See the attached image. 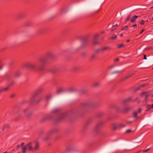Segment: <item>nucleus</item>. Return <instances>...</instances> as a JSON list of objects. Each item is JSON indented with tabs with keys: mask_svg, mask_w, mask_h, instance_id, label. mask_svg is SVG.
Instances as JSON below:
<instances>
[{
	"mask_svg": "<svg viewBox=\"0 0 153 153\" xmlns=\"http://www.w3.org/2000/svg\"><path fill=\"white\" fill-rule=\"evenodd\" d=\"M32 114V113L31 112H30L27 115V117L28 118Z\"/></svg>",
	"mask_w": 153,
	"mask_h": 153,
	"instance_id": "52",
	"label": "nucleus"
},
{
	"mask_svg": "<svg viewBox=\"0 0 153 153\" xmlns=\"http://www.w3.org/2000/svg\"><path fill=\"white\" fill-rule=\"evenodd\" d=\"M52 116L51 115H47L44 116L41 120V122H43L45 121L48 120H51L53 119Z\"/></svg>",
	"mask_w": 153,
	"mask_h": 153,
	"instance_id": "9",
	"label": "nucleus"
},
{
	"mask_svg": "<svg viewBox=\"0 0 153 153\" xmlns=\"http://www.w3.org/2000/svg\"><path fill=\"white\" fill-rule=\"evenodd\" d=\"M43 91L41 88H39L32 96L30 100V102L32 104H38L42 99V97L38 98V95Z\"/></svg>",
	"mask_w": 153,
	"mask_h": 153,
	"instance_id": "2",
	"label": "nucleus"
},
{
	"mask_svg": "<svg viewBox=\"0 0 153 153\" xmlns=\"http://www.w3.org/2000/svg\"><path fill=\"white\" fill-rule=\"evenodd\" d=\"M117 24H116L114 25H113L112 28L111 29V31H113L114 30H115L116 28V27H117Z\"/></svg>",
	"mask_w": 153,
	"mask_h": 153,
	"instance_id": "31",
	"label": "nucleus"
},
{
	"mask_svg": "<svg viewBox=\"0 0 153 153\" xmlns=\"http://www.w3.org/2000/svg\"><path fill=\"white\" fill-rule=\"evenodd\" d=\"M146 86V84H142L141 85H140L139 86V88H138L137 90H138L141 87H144Z\"/></svg>",
	"mask_w": 153,
	"mask_h": 153,
	"instance_id": "46",
	"label": "nucleus"
},
{
	"mask_svg": "<svg viewBox=\"0 0 153 153\" xmlns=\"http://www.w3.org/2000/svg\"><path fill=\"white\" fill-rule=\"evenodd\" d=\"M119 59L116 58L114 60V62H117L118 61H119Z\"/></svg>",
	"mask_w": 153,
	"mask_h": 153,
	"instance_id": "54",
	"label": "nucleus"
},
{
	"mask_svg": "<svg viewBox=\"0 0 153 153\" xmlns=\"http://www.w3.org/2000/svg\"><path fill=\"white\" fill-rule=\"evenodd\" d=\"M63 91V89L62 88H60L58 89L57 91V93L58 94H60L62 93Z\"/></svg>",
	"mask_w": 153,
	"mask_h": 153,
	"instance_id": "32",
	"label": "nucleus"
},
{
	"mask_svg": "<svg viewBox=\"0 0 153 153\" xmlns=\"http://www.w3.org/2000/svg\"><path fill=\"white\" fill-rule=\"evenodd\" d=\"M143 55L144 56L143 59H147L146 58V56L144 54H143Z\"/></svg>",
	"mask_w": 153,
	"mask_h": 153,
	"instance_id": "62",
	"label": "nucleus"
},
{
	"mask_svg": "<svg viewBox=\"0 0 153 153\" xmlns=\"http://www.w3.org/2000/svg\"><path fill=\"white\" fill-rule=\"evenodd\" d=\"M88 40L86 38H84L82 41V44L80 46L81 48L85 47L87 44Z\"/></svg>",
	"mask_w": 153,
	"mask_h": 153,
	"instance_id": "10",
	"label": "nucleus"
},
{
	"mask_svg": "<svg viewBox=\"0 0 153 153\" xmlns=\"http://www.w3.org/2000/svg\"><path fill=\"white\" fill-rule=\"evenodd\" d=\"M144 94H145V100H147V98L149 96V94H146V92H144L141 93L140 94V96H142V95H144Z\"/></svg>",
	"mask_w": 153,
	"mask_h": 153,
	"instance_id": "19",
	"label": "nucleus"
},
{
	"mask_svg": "<svg viewBox=\"0 0 153 153\" xmlns=\"http://www.w3.org/2000/svg\"><path fill=\"white\" fill-rule=\"evenodd\" d=\"M132 121H127V123H131L132 122Z\"/></svg>",
	"mask_w": 153,
	"mask_h": 153,
	"instance_id": "64",
	"label": "nucleus"
},
{
	"mask_svg": "<svg viewBox=\"0 0 153 153\" xmlns=\"http://www.w3.org/2000/svg\"><path fill=\"white\" fill-rule=\"evenodd\" d=\"M137 112L135 111L133 113V116L134 117H137Z\"/></svg>",
	"mask_w": 153,
	"mask_h": 153,
	"instance_id": "38",
	"label": "nucleus"
},
{
	"mask_svg": "<svg viewBox=\"0 0 153 153\" xmlns=\"http://www.w3.org/2000/svg\"><path fill=\"white\" fill-rule=\"evenodd\" d=\"M22 67L33 71H39L38 65L32 62H27L23 64L22 65Z\"/></svg>",
	"mask_w": 153,
	"mask_h": 153,
	"instance_id": "3",
	"label": "nucleus"
},
{
	"mask_svg": "<svg viewBox=\"0 0 153 153\" xmlns=\"http://www.w3.org/2000/svg\"><path fill=\"white\" fill-rule=\"evenodd\" d=\"M132 131L131 130L128 129V130H127L125 132L126 133H131V132Z\"/></svg>",
	"mask_w": 153,
	"mask_h": 153,
	"instance_id": "48",
	"label": "nucleus"
},
{
	"mask_svg": "<svg viewBox=\"0 0 153 153\" xmlns=\"http://www.w3.org/2000/svg\"><path fill=\"white\" fill-rule=\"evenodd\" d=\"M26 149H28L29 151H33V149L32 147L31 143H29L25 146Z\"/></svg>",
	"mask_w": 153,
	"mask_h": 153,
	"instance_id": "14",
	"label": "nucleus"
},
{
	"mask_svg": "<svg viewBox=\"0 0 153 153\" xmlns=\"http://www.w3.org/2000/svg\"><path fill=\"white\" fill-rule=\"evenodd\" d=\"M119 127H124L126 126V125L124 124H119Z\"/></svg>",
	"mask_w": 153,
	"mask_h": 153,
	"instance_id": "50",
	"label": "nucleus"
},
{
	"mask_svg": "<svg viewBox=\"0 0 153 153\" xmlns=\"http://www.w3.org/2000/svg\"><path fill=\"white\" fill-rule=\"evenodd\" d=\"M115 67V66L114 65H112V66H111L109 68V69H111V68H113L114 67Z\"/></svg>",
	"mask_w": 153,
	"mask_h": 153,
	"instance_id": "61",
	"label": "nucleus"
},
{
	"mask_svg": "<svg viewBox=\"0 0 153 153\" xmlns=\"http://www.w3.org/2000/svg\"><path fill=\"white\" fill-rule=\"evenodd\" d=\"M14 82L13 81L11 82L8 85V86H9V87L10 88L12 85L14 84Z\"/></svg>",
	"mask_w": 153,
	"mask_h": 153,
	"instance_id": "45",
	"label": "nucleus"
},
{
	"mask_svg": "<svg viewBox=\"0 0 153 153\" xmlns=\"http://www.w3.org/2000/svg\"><path fill=\"white\" fill-rule=\"evenodd\" d=\"M21 117V115H19L18 116L16 117V118L15 119V120L16 121L18 120Z\"/></svg>",
	"mask_w": 153,
	"mask_h": 153,
	"instance_id": "39",
	"label": "nucleus"
},
{
	"mask_svg": "<svg viewBox=\"0 0 153 153\" xmlns=\"http://www.w3.org/2000/svg\"><path fill=\"white\" fill-rule=\"evenodd\" d=\"M128 28V26H126L123 27L122 29V30H126Z\"/></svg>",
	"mask_w": 153,
	"mask_h": 153,
	"instance_id": "36",
	"label": "nucleus"
},
{
	"mask_svg": "<svg viewBox=\"0 0 153 153\" xmlns=\"http://www.w3.org/2000/svg\"><path fill=\"white\" fill-rule=\"evenodd\" d=\"M98 105L97 102H92L90 100H86L81 103V107L82 108H84L88 107H94Z\"/></svg>",
	"mask_w": 153,
	"mask_h": 153,
	"instance_id": "5",
	"label": "nucleus"
},
{
	"mask_svg": "<svg viewBox=\"0 0 153 153\" xmlns=\"http://www.w3.org/2000/svg\"><path fill=\"white\" fill-rule=\"evenodd\" d=\"M132 75L131 74H130L126 76L125 77H124L123 79V80H125L126 79H127L130 77L132 76Z\"/></svg>",
	"mask_w": 153,
	"mask_h": 153,
	"instance_id": "37",
	"label": "nucleus"
},
{
	"mask_svg": "<svg viewBox=\"0 0 153 153\" xmlns=\"http://www.w3.org/2000/svg\"><path fill=\"white\" fill-rule=\"evenodd\" d=\"M29 109L28 108H26L22 111V112L24 113H25L27 112H29Z\"/></svg>",
	"mask_w": 153,
	"mask_h": 153,
	"instance_id": "41",
	"label": "nucleus"
},
{
	"mask_svg": "<svg viewBox=\"0 0 153 153\" xmlns=\"http://www.w3.org/2000/svg\"><path fill=\"white\" fill-rule=\"evenodd\" d=\"M11 75L9 73H6L4 76V78L5 79L9 80L10 79Z\"/></svg>",
	"mask_w": 153,
	"mask_h": 153,
	"instance_id": "22",
	"label": "nucleus"
},
{
	"mask_svg": "<svg viewBox=\"0 0 153 153\" xmlns=\"http://www.w3.org/2000/svg\"><path fill=\"white\" fill-rule=\"evenodd\" d=\"M81 55L83 56H85L86 55L87 53L86 52H83L81 53Z\"/></svg>",
	"mask_w": 153,
	"mask_h": 153,
	"instance_id": "47",
	"label": "nucleus"
},
{
	"mask_svg": "<svg viewBox=\"0 0 153 153\" xmlns=\"http://www.w3.org/2000/svg\"><path fill=\"white\" fill-rule=\"evenodd\" d=\"M145 31V29H143L140 32V34H142L144 31Z\"/></svg>",
	"mask_w": 153,
	"mask_h": 153,
	"instance_id": "56",
	"label": "nucleus"
},
{
	"mask_svg": "<svg viewBox=\"0 0 153 153\" xmlns=\"http://www.w3.org/2000/svg\"><path fill=\"white\" fill-rule=\"evenodd\" d=\"M51 97V95L49 94L47 95L46 97V99L47 100H48Z\"/></svg>",
	"mask_w": 153,
	"mask_h": 153,
	"instance_id": "33",
	"label": "nucleus"
},
{
	"mask_svg": "<svg viewBox=\"0 0 153 153\" xmlns=\"http://www.w3.org/2000/svg\"><path fill=\"white\" fill-rule=\"evenodd\" d=\"M149 22L148 20H147L146 21H144V20H143L140 23V24L141 25H143L145 22Z\"/></svg>",
	"mask_w": 153,
	"mask_h": 153,
	"instance_id": "49",
	"label": "nucleus"
},
{
	"mask_svg": "<svg viewBox=\"0 0 153 153\" xmlns=\"http://www.w3.org/2000/svg\"><path fill=\"white\" fill-rule=\"evenodd\" d=\"M124 71V70H123L121 71H113V72H112V73H111V74H116V73H122Z\"/></svg>",
	"mask_w": 153,
	"mask_h": 153,
	"instance_id": "27",
	"label": "nucleus"
},
{
	"mask_svg": "<svg viewBox=\"0 0 153 153\" xmlns=\"http://www.w3.org/2000/svg\"><path fill=\"white\" fill-rule=\"evenodd\" d=\"M117 38V36L116 35H114L112 36L110 38V39L112 40H114L116 39Z\"/></svg>",
	"mask_w": 153,
	"mask_h": 153,
	"instance_id": "42",
	"label": "nucleus"
},
{
	"mask_svg": "<svg viewBox=\"0 0 153 153\" xmlns=\"http://www.w3.org/2000/svg\"><path fill=\"white\" fill-rule=\"evenodd\" d=\"M82 68V67L80 65L76 66L73 67L72 70L74 72H78L80 71Z\"/></svg>",
	"mask_w": 153,
	"mask_h": 153,
	"instance_id": "11",
	"label": "nucleus"
},
{
	"mask_svg": "<svg viewBox=\"0 0 153 153\" xmlns=\"http://www.w3.org/2000/svg\"><path fill=\"white\" fill-rule=\"evenodd\" d=\"M146 111H149L152 108H151V106L150 105L148 104L147 105L146 107Z\"/></svg>",
	"mask_w": 153,
	"mask_h": 153,
	"instance_id": "29",
	"label": "nucleus"
},
{
	"mask_svg": "<svg viewBox=\"0 0 153 153\" xmlns=\"http://www.w3.org/2000/svg\"><path fill=\"white\" fill-rule=\"evenodd\" d=\"M45 32V30L44 29H41L38 31L39 34H42Z\"/></svg>",
	"mask_w": 153,
	"mask_h": 153,
	"instance_id": "35",
	"label": "nucleus"
},
{
	"mask_svg": "<svg viewBox=\"0 0 153 153\" xmlns=\"http://www.w3.org/2000/svg\"><path fill=\"white\" fill-rule=\"evenodd\" d=\"M59 111L60 109L58 108L55 109L52 111V113L53 115L55 114H58V117L54 118V120L56 123L58 122L67 118H69L74 115L75 113V111L74 110H71L62 114H59Z\"/></svg>",
	"mask_w": 153,
	"mask_h": 153,
	"instance_id": "1",
	"label": "nucleus"
},
{
	"mask_svg": "<svg viewBox=\"0 0 153 153\" xmlns=\"http://www.w3.org/2000/svg\"><path fill=\"white\" fill-rule=\"evenodd\" d=\"M143 18V17H141V16L140 15H139V14H137V15H134V16H133L131 19H136L137 18H138V19H142Z\"/></svg>",
	"mask_w": 153,
	"mask_h": 153,
	"instance_id": "21",
	"label": "nucleus"
},
{
	"mask_svg": "<svg viewBox=\"0 0 153 153\" xmlns=\"http://www.w3.org/2000/svg\"><path fill=\"white\" fill-rule=\"evenodd\" d=\"M20 146L19 145H17L16 147L17 149H19L20 148Z\"/></svg>",
	"mask_w": 153,
	"mask_h": 153,
	"instance_id": "63",
	"label": "nucleus"
},
{
	"mask_svg": "<svg viewBox=\"0 0 153 153\" xmlns=\"http://www.w3.org/2000/svg\"><path fill=\"white\" fill-rule=\"evenodd\" d=\"M39 147V143L38 141H36L35 143V146L33 148V151L37 150Z\"/></svg>",
	"mask_w": 153,
	"mask_h": 153,
	"instance_id": "18",
	"label": "nucleus"
},
{
	"mask_svg": "<svg viewBox=\"0 0 153 153\" xmlns=\"http://www.w3.org/2000/svg\"><path fill=\"white\" fill-rule=\"evenodd\" d=\"M10 88L9 86H7L6 88L2 89L3 91H7Z\"/></svg>",
	"mask_w": 153,
	"mask_h": 153,
	"instance_id": "34",
	"label": "nucleus"
},
{
	"mask_svg": "<svg viewBox=\"0 0 153 153\" xmlns=\"http://www.w3.org/2000/svg\"><path fill=\"white\" fill-rule=\"evenodd\" d=\"M58 129L57 128H54L50 131L48 133L49 135H51L58 131Z\"/></svg>",
	"mask_w": 153,
	"mask_h": 153,
	"instance_id": "15",
	"label": "nucleus"
},
{
	"mask_svg": "<svg viewBox=\"0 0 153 153\" xmlns=\"http://www.w3.org/2000/svg\"><path fill=\"white\" fill-rule=\"evenodd\" d=\"M119 127V124L117 123H114L112 125V129L114 131L116 130Z\"/></svg>",
	"mask_w": 153,
	"mask_h": 153,
	"instance_id": "16",
	"label": "nucleus"
},
{
	"mask_svg": "<svg viewBox=\"0 0 153 153\" xmlns=\"http://www.w3.org/2000/svg\"><path fill=\"white\" fill-rule=\"evenodd\" d=\"M102 52V48H97L95 50V53H96V54H97L98 53Z\"/></svg>",
	"mask_w": 153,
	"mask_h": 153,
	"instance_id": "25",
	"label": "nucleus"
},
{
	"mask_svg": "<svg viewBox=\"0 0 153 153\" xmlns=\"http://www.w3.org/2000/svg\"><path fill=\"white\" fill-rule=\"evenodd\" d=\"M99 37V35L98 34H96L94 35L93 38V40L92 42L93 45H97L100 43L101 42L98 39Z\"/></svg>",
	"mask_w": 153,
	"mask_h": 153,
	"instance_id": "6",
	"label": "nucleus"
},
{
	"mask_svg": "<svg viewBox=\"0 0 153 153\" xmlns=\"http://www.w3.org/2000/svg\"><path fill=\"white\" fill-rule=\"evenodd\" d=\"M103 115V113H102L100 112V113H99L98 114V116L99 117H100L102 116V115Z\"/></svg>",
	"mask_w": 153,
	"mask_h": 153,
	"instance_id": "51",
	"label": "nucleus"
},
{
	"mask_svg": "<svg viewBox=\"0 0 153 153\" xmlns=\"http://www.w3.org/2000/svg\"><path fill=\"white\" fill-rule=\"evenodd\" d=\"M124 46V44H118L117 45V47L118 48H120Z\"/></svg>",
	"mask_w": 153,
	"mask_h": 153,
	"instance_id": "30",
	"label": "nucleus"
},
{
	"mask_svg": "<svg viewBox=\"0 0 153 153\" xmlns=\"http://www.w3.org/2000/svg\"><path fill=\"white\" fill-rule=\"evenodd\" d=\"M97 58L96 53H94L92 54L91 56L90 60L91 61H93L95 60Z\"/></svg>",
	"mask_w": 153,
	"mask_h": 153,
	"instance_id": "17",
	"label": "nucleus"
},
{
	"mask_svg": "<svg viewBox=\"0 0 153 153\" xmlns=\"http://www.w3.org/2000/svg\"><path fill=\"white\" fill-rule=\"evenodd\" d=\"M104 39V38L103 37H102L100 39H99V41H100L103 40Z\"/></svg>",
	"mask_w": 153,
	"mask_h": 153,
	"instance_id": "57",
	"label": "nucleus"
},
{
	"mask_svg": "<svg viewBox=\"0 0 153 153\" xmlns=\"http://www.w3.org/2000/svg\"><path fill=\"white\" fill-rule=\"evenodd\" d=\"M132 101L133 102H135L136 101H137L138 102V103H139V99L138 97H137L135 99L133 100H132Z\"/></svg>",
	"mask_w": 153,
	"mask_h": 153,
	"instance_id": "44",
	"label": "nucleus"
},
{
	"mask_svg": "<svg viewBox=\"0 0 153 153\" xmlns=\"http://www.w3.org/2000/svg\"><path fill=\"white\" fill-rule=\"evenodd\" d=\"M15 94H13L10 96V97L11 98H13L14 97H15Z\"/></svg>",
	"mask_w": 153,
	"mask_h": 153,
	"instance_id": "58",
	"label": "nucleus"
},
{
	"mask_svg": "<svg viewBox=\"0 0 153 153\" xmlns=\"http://www.w3.org/2000/svg\"><path fill=\"white\" fill-rule=\"evenodd\" d=\"M39 62L40 64L38 66L39 71H42L43 70L44 67L48 64V59L44 55L39 59Z\"/></svg>",
	"mask_w": 153,
	"mask_h": 153,
	"instance_id": "4",
	"label": "nucleus"
},
{
	"mask_svg": "<svg viewBox=\"0 0 153 153\" xmlns=\"http://www.w3.org/2000/svg\"><path fill=\"white\" fill-rule=\"evenodd\" d=\"M9 127V126L8 125H4L2 128V131H4L5 129L8 128Z\"/></svg>",
	"mask_w": 153,
	"mask_h": 153,
	"instance_id": "28",
	"label": "nucleus"
},
{
	"mask_svg": "<svg viewBox=\"0 0 153 153\" xmlns=\"http://www.w3.org/2000/svg\"><path fill=\"white\" fill-rule=\"evenodd\" d=\"M141 111H142L141 108H140L138 109V111L137 112V113H140L141 112Z\"/></svg>",
	"mask_w": 153,
	"mask_h": 153,
	"instance_id": "53",
	"label": "nucleus"
},
{
	"mask_svg": "<svg viewBox=\"0 0 153 153\" xmlns=\"http://www.w3.org/2000/svg\"><path fill=\"white\" fill-rule=\"evenodd\" d=\"M133 12H131L126 19H131L132 17L133 16Z\"/></svg>",
	"mask_w": 153,
	"mask_h": 153,
	"instance_id": "26",
	"label": "nucleus"
},
{
	"mask_svg": "<svg viewBox=\"0 0 153 153\" xmlns=\"http://www.w3.org/2000/svg\"><path fill=\"white\" fill-rule=\"evenodd\" d=\"M103 123L102 122H101L97 124L94 128V130L96 132H97L98 131L101 126L103 124Z\"/></svg>",
	"mask_w": 153,
	"mask_h": 153,
	"instance_id": "12",
	"label": "nucleus"
},
{
	"mask_svg": "<svg viewBox=\"0 0 153 153\" xmlns=\"http://www.w3.org/2000/svg\"><path fill=\"white\" fill-rule=\"evenodd\" d=\"M131 108L129 107H126L123 109L121 108H117V112L122 113H126L131 110Z\"/></svg>",
	"mask_w": 153,
	"mask_h": 153,
	"instance_id": "8",
	"label": "nucleus"
},
{
	"mask_svg": "<svg viewBox=\"0 0 153 153\" xmlns=\"http://www.w3.org/2000/svg\"><path fill=\"white\" fill-rule=\"evenodd\" d=\"M27 15L25 13H21L19 14L17 16L18 18L25 19L27 18Z\"/></svg>",
	"mask_w": 153,
	"mask_h": 153,
	"instance_id": "13",
	"label": "nucleus"
},
{
	"mask_svg": "<svg viewBox=\"0 0 153 153\" xmlns=\"http://www.w3.org/2000/svg\"><path fill=\"white\" fill-rule=\"evenodd\" d=\"M21 75V72L19 71H16L14 74L15 77H19Z\"/></svg>",
	"mask_w": 153,
	"mask_h": 153,
	"instance_id": "23",
	"label": "nucleus"
},
{
	"mask_svg": "<svg viewBox=\"0 0 153 153\" xmlns=\"http://www.w3.org/2000/svg\"><path fill=\"white\" fill-rule=\"evenodd\" d=\"M137 25L136 24H134V25H131V27H134L136 26H137Z\"/></svg>",
	"mask_w": 153,
	"mask_h": 153,
	"instance_id": "59",
	"label": "nucleus"
},
{
	"mask_svg": "<svg viewBox=\"0 0 153 153\" xmlns=\"http://www.w3.org/2000/svg\"><path fill=\"white\" fill-rule=\"evenodd\" d=\"M102 51H105L107 50L109 51L111 50V48L108 46H106L102 48Z\"/></svg>",
	"mask_w": 153,
	"mask_h": 153,
	"instance_id": "20",
	"label": "nucleus"
},
{
	"mask_svg": "<svg viewBox=\"0 0 153 153\" xmlns=\"http://www.w3.org/2000/svg\"><path fill=\"white\" fill-rule=\"evenodd\" d=\"M100 84L99 82H96L93 85L94 87H98L100 86Z\"/></svg>",
	"mask_w": 153,
	"mask_h": 153,
	"instance_id": "43",
	"label": "nucleus"
},
{
	"mask_svg": "<svg viewBox=\"0 0 153 153\" xmlns=\"http://www.w3.org/2000/svg\"><path fill=\"white\" fill-rule=\"evenodd\" d=\"M150 149V148L147 149H146L145 150H143V152H147L148 151H149Z\"/></svg>",
	"mask_w": 153,
	"mask_h": 153,
	"instance_id": "55",
	"label": "nucleus"
},
{
	"mask_svg": "<svg viewBox=\"0 0 153 153\" xmlns=\"http://www.w3.org/2000/svg\"><path fill=\"white\" fill-rule=\"evenodd\" d=\"M44 56L48 60L49 59L54 60L56 58V56L53 54L52 52L51 51L47 52Z\"/></svg>",
	"mask_w": 153,
	"mask_h": 153,
	"instance_id": "7",
	"label": "nucleus"
},
{
	"mask_svg": "<svg viewBox=\"0 0 153 153\" xmlns=\"http://www.w3.org/2000/svg\"><path fill=\"white\" fill-rule=\"evenodd\" d=\"M24 144V142L20 144V146H23Z\"/></svg>",
	"mask_w": 153,
	"mask_h": 153,
	"instance_id": "60",
	"label": "nucleus"
},
{
	"mask_svg": "<svg viewBox=\"0 0 153 153\" xmlns=\"http://www.w3.org/2000/svg\"><path fill=\"white\" fill-rule=\"evenodd\" d=\"M27 149L26 148L25 146H24L22 149V152L23 153H25L26 152V150Z\"/></svg>",
	"mask_w": 153,
	"mask_h": 153,
	"instance_id": "40",
	"label": "nucleus"
},
{
	"mask_svg": "<svg viewBox=\"0 0 153 153\" xmlns=\"http://www.w3.org/2000/svg\"><path fill=\"white\" fill-rule=\"evenodd\" d=\"M132 99L131 97H129L127 99H126L123 100L122 102V103L123 104H125L126 102L130 101Z\"/></svg>",
	"mask_w": 153,
	"mask_h": 153,
	"instance_id": "24",
	"label": "nucleus"
}]
</instances>
